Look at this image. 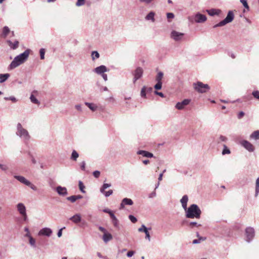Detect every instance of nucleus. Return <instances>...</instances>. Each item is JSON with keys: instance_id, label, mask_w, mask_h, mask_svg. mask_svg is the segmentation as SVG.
Here are the masks:
<instances>
[{"instance_id": "58", "label": "nucleus", "mask_w": 259, "mask_h": 259, "mask_svg": "<svg viewBox=\"0 0 259 259\" xmlns=\"http://www.w3.org/2000/svg\"><path fill=\"white\" fill-rule=\"evenodd\" d=\"M167 19H173L175 17L174 14L172 13H167L166 14Z\"/></svg>"}, {"instance_id": "34", "label": "nucleus", "mask_w": 259, "mask_h": 259, "mask_svg": "<svg viewBox=\"0 0 259 259\" xmlns=\"http://www.w3.org/2000/svg\"><path fill=\"white\" fill-rule=\"evenodd\" d=\"M231 151L230 149L227 147L226 145H223V149L222 151V155H224L225 154H230Z\"/></svg>"}, {"instance_id": "6", "label": "nucleus", "mask_w": 259, "mask_h": 259, "mask_svg": "<svg viewBox=\"0 0 259 259\" xmlns=\"http://www.w3.org/2000/svg\"><path fill=\"white\" fill-rule=\"evenodd\" d=\"M16 208L22 217V219L24 221H27L28 217L26 213V208L25 205L21 202L18 203L16 205Z\"/></svg>"}, {"instance_id": "20", "label": "nucleus", "mask_w": 259, "mask_h": 259, "mask_svg": "<svg viewBox=\"0 0 259 259\" xmlns=\"http://www.w3.org/2000/svg\"><path fill=\"white\" fill-rule=\"evenodd\" d=\"M188 201V197L187 195H184L180 200V202L182 204V207L184 209H187Z\"/></svg>"}, {"instance_id": "33", "label": "nucleus", "mask_w": 259, "mask_h": 259, "mask_svg": "<svg viewBox=\"0 0 259 259\" xmlns=\"http://www.w3.org/2000/svg\"><path fill=\"white\" fill-rule=\"evenodd\" d=\"M78 156L79 155L78 153L75 150H73L71 156V159L74 161H76Z\"/></svg>"}, {"instance_id": "28", "label": "nucleus", "mask_w": 259, "mask_h": 259, "mask_svg": "<svg viewBox=\"0 0 259 259\" xmlns=\"http://www.w3.org/2000/svg\"><path fill=\"white\" fill-rule=\"evenodd\" d=\"M207 12L210 16H213L215 15H219L221 11L220 10L211 9L210 10H207Z\"/></svg>"}, {"instance_id": "51", "label": "nucleus", "mask_w": 259, "mask_h": 259, "mask_svg": "<svg viewBox=\"0 0 259 259\" xmlns=\"http://www.w3.org/2000/svg\"><path fill=\"white\" fill-rule=\"evenodd\" d=\"M85 3V0H77L76 6L77 7L83 6Z\"/></svg>"}, {"instance_id": "7", "label": "nucleus", "mask_w": 259, "mask_h": 259, "mask_svg": "<svg viewBox=\"0 0 259 259\" xmlns=\"http://www.w3.org/2000/svg\"><path fill=\"white\" fill-rule=\"evenodd\" d=\"M143 72V69L141 67H137L134 70L132 71V73L134 76V78L133 79L134 83H135L138 79L142 77Z\"/></svg>"}, {"instance_id": "40", "label": "nucleus", "mask_w": 259, "mask_h": 259, "mask_svg": "<svg viewBox=\"0 0 259 259\" xmlns=\"http://www.w3.org/2000/svg\"><path fill=\"white\" fill-rule=\"evenodd\" d=\"M10 29L8 26H5L4 27L3 29V33L5 36H7L8 33L10 32Z\"/></svg>"}, {"instance_id": "44", "label": "nucleus", "mask_w": 259, "mask_h": 259, "mask_svg": "<svg viewBox=\"0 0 259 259\" xmlns=\"http://www.w3.org/2000/svg\"><path fill=\"white\" fill-rule=\"evenodd\" d=\"M40 58V59L43 60L45 59V49L41 48L39 50Z\"/></svg>"}, {"instance_id": "13", "label": "nucleus", "mask_w": 259, "mask_h": 259, "mask_svg": "<svg viewBox=\"0 0 259 259\" xmlns=\"http://www.w3.org/2000/svg\"><path fill=\"white\" fill-rule=\"evenodd\" d=\"M133 201L131 199L128 198H124L121 201V202L119 206V209H123L124 208L125 205H132L133 204Z\"/></svg>"}, {"instance_id": "19", "label": "nucleus", "mask_w": 259, "mask_h": 259, "mask_svg": "<svg viewBox=\"0 0 259 259\" xmlns=\"http://www.w3.org/2000/svg\"><path fill=\"white\" fill-rule=\"evenodd\" d=\"M14 177L20 183L26 186H27L29 181L28 180H27L25 177L21 176L14 175Z\"/></svg>"}, {"instance_id": "2", "label": "nucleus", "mask_w": 259, "mask_h": 259, "mask_svg": "<svg viewBox=\"0 0 259 259\" xmlns=\"http://www.w3.org/2000/svg\"><path fill=\"white\" fill-rule=\"evenodd\" d=\"M185 211V215L187 218L189 219H199L201 214V211L197 204H191L187 209H184Z\"/></svg>"}, {"instance_id": "48", "label": "nucleus", "mask_w": 259, "mask_h": 259, "mask_svg": "<svg viewBox=\"0 0 259 259\" xmlns=\"http://www.w3.org/2000/svg\"><path fill=\"white\" fill-rule=\"evenodd\" d=\"M4 99L5 100H11L13 102H17V99L16 98L14 97V96H11V97H5L4 98Z\"/></svg>"}, {"instance_id": "35", "label": "nucleus", "mask_w": 259, "mask_h": 259, "mask_svg": "<svg viewBox=\"0 0 259 259\" xmlns=\"http://www.w3.org/2000/svg\"><path fill=\"white\" fill-rule=\"evenodd\" d=\"M163 73L161 71H159L156 76V81H162V79L163 78Z\"/></svg>"}, {"instance_id": "41", "label": "nucleus", "mask_w": 259, "mask_h": 259, "mask_svg": "<svg viewBox=\"0 0 259 259\" xmlns=\"http://www.w3.org/2000/svg\"><path fill=\"white\" fill-rule=\"evenodd\" d=\"M151 228H149L148 229L144 225H142L141 226V227L138 229V231L139 232H143L144 233H145L146 232H147V231H148V230H150Z\"/></svg>"}, {"instance_id": "62", "label": "nucleus", "mask_w": 259, "mask_h": 259, "mask_svg": "<svg viewBox=\"0 0 259 259\" xmlns=\"http://www.w3.org/2000/svg\"><path fill=\"white\" fill-rule=\"evenodd\" d=\"M145 233L146 235L145 238L148 239L149 240V241H150V235L149 232H148V230L147 231V232H146Z\"/></svg>"}, {"instance_id": "1", "label": "nucleus", "mask_w": 259, "mask_h": 259, "mask_svg": "<svg viewBox=\"0 0 259 259\" xmlns=\"http://www.w3.org/2000/svg\"><path fill=\"white\" fill-rule=\"evenodd\" d=\"M30 51L29 49H27L23 53L16 56L9 65L8 69L12 70L25 62L28 58Z\"/></svg>"}, {"instance_id": "54", "label": "nucleus", "mask_w": 259, "mask_h": 259, "mask_svg": "<svg viewBox=\"0 0 259 259\" xmlns=\"http://www.w3.org/2000/svg\"><path fill=\"white\" fill-rule=\"evenodd\" d=\"M252 94L255 98L259 99V91H253L252 92Z\"/></svg>"}, {"instance_id": "39", "label": "nucleus", "mask_w": 259, "mask_h": 259, "mask_svg": "<svg viewBox=\"0 0 259 259\" xmlns=\"http://www.w3.org/2000/svg\"><path fill=\"white\" fill-rule=\"evenodd\" d=\"M78 186H79V188L80 191L83 193H85V191L84 190L85 187H84L83 183L80 181H79Z\"/></svg>"}, {"instance_id": "50", "label": "nucleus", "mask_w": 259, "mask_h": 259, "mask_svg": "<svg viewBox=\"0 0 259 259\" xmlns=\"http://www.w3.org/2000/svg\"><path fill=\"white\" fill-rule=\"evenodd\" d=\"M105 197H109L113 193V191L112 190H109L108 191H104V193H102Z\"/></svg>"}, {"instance_id": "60", "label": "nucleus", "mask_w": 259, "mask_h": 259, "mask_svg": "<svg viewBox=\"0 0 259 259\" xmlns=\"http://www.w3.org/2000/svg\"><path fill=\"white\" fill-rule=\"evenodd\" d=\"M65 228L63 227L60 230H59L58 233H57V236L58 237H61L62 235V230L64 229Z\"/></svg>"}, {"instance_id": "16", "label": "nucleus", "mask_w": 259, "mask_h": 259, "mask_svg": "<svg viewBox=\"0 0 259 259\" xmlns=\"http://www.w3.org/2000/svg\"><path fill=\"white\" fill-rule=\"evenodd\" d=\"M107 68L105 65H101L95 68L94 71L98 74L101 75L108 71Z\"/></svg>"}, {"instance_id": "4", "label": "nucleus", "mask_w": 259, "mask_h": 259, "mask_svg": "<svg viewBox=\"0 0 259 259\" xmlns=\"http://www.w3.org/2000/svg\"><path fill=\"white\" fill-rule=\"evenodd\" d=\"M193 87L195 90L200 93H205L210 89V87L207 84H204L201 81L194 83Z\"/></svg>"}, {"instance_id": "52", "label": "nucleus", "mask_w": 259, "mask_h": 259, "mask_svg": "<svg viewBox=\"0 0 259 259\" xmlns=\"http://www.w3.org/2000/svg\"><path fill=\"white\" fill-rule=\"evenodd\" d=\"M240 2L245 8L249 9V6L246 0H240Z\"/></svg>"}, {"instance_id": "42", "label": "nucleus", "mask_w": 259, "mask_h": 259, "mask_svg": "<svg viewBox=\"0 0 259 259\" xmlns=\"http://www.w3.org/2000/svg\"><path fill=\"white\" fill-rule=\"evenodd\" d=\"M8 166L7 164L0 162V169L6 172L8 169Z\"/></svg>"}, {"instance_id": "61", "label": "nucleus", "mask_w": 259, "mask_h": 259, "mask_svg": "<svg viewBox=\"0 0 259 259\" xmlns=\"http://www.w3.org/2000/svg\"><path fill=\"white\" fill-rule=\"evenodd\" d=\"M80 168H81V170H85V161H82L80 163Z\"/></svg>"}, {"instance_id": "10", "label": "nucleus", "mask_w": 259, "mask_h": 259, "mask_svg": "<svg viewBox=\"0 0 259 259\" xmlns=\"http://www.w3.org/2000/svg\"><path fill=\"white\" fill-rule=\"evenodd\" d=\"M53 233V231L51 229L47 227L43 228L40 229L38 233V236H45L47 237H50Z\"/></svg>"}, {"instance_id": "11", "label": "nucleus", "mask_w": 259, "mask_h": 259, "mask_svg": "<svg viewBox=\"0 0 259 259\" xmlns=\"http://www.w3.org/2000/svg\"><path fill=\"white\" fill-rule=\"evenodd\" d=\"M191 102V100L189 99H186L183 100L182 102H178L175 107L178 110H182L184 107L188 105Z\"/></svg>"}, {"instance_id": "46", "label": "nucleus", "mask_w": 259, "mask_h": 259, "mask_svg": "<svg viewBox=\"0 0 259 259\" xmlns=\"http://www.w3.org/2000/svg\"><path fill=\"white\" fill-rule=\"evenodd\" d=\"M67 199L69 201H70L71 202L73 203L76 201V198L75 195H72L71 196L67 197Z\"/></svg>"}, {"instance_id": "63", "label": "nucleus", "mask_w": 259, "mask_h": 259, "mask_svg": "<svg viewBox=\"0 0 259 259\" xmlns=\"http://www.w3.org/2000/svg\"><path fill=\"white\" fill-rule=\"evenodd\" d=\"M156 194L155 191H153L149 194V198H154L156 196Z\"/></svg>"}, {"instance_id": "27", "label": "nucleus", "mask_w": 259, "mask_h": 259, "mask_svg": "<svg viewBox=\"0 0 259 259\" xmlns=\"http://www.w3.org/2000/svg\"><path fill=\"white\" fill-rule=\"evenodd\" d=\"M37 93V92L36 91H34L30 95V100L31 102H32L33 103L39 105L40 104L39 101L33 95V93Z\"/></svg>"}, {"instance_id": "17", "label": "nucleus", "mask_w": 259, "mask_h": 259, "mask_svg": "<svg viewBox=\"0 0 259 259\" xmlns=\"http://www.w3.org/2000/svg\"><path fill=\"white\" fill-rule=\"evenodd\" d=\"M207 18L205 15L201 14L199 13L195 15V20L197 23H202L206 20Z\"/></svg>"}, {"instance_id": "30", "label": "nucleus", "mask_w": 259, "mask_h": 259, "mask_svg": "<svg viewBox=\"0 0 259 259\" xmlns=\"http://www.w3.org/2000/svg\"><path fill=\"white\" fill-rule=\"evenodd\" d=\"M8 42L11 48L13 50L16 49L18 47L19 41L17 40H15L14 42L10 40H8Z\"/></svg>"}, {"instance_id": "29", "label": "nucleus", "mask_w": 259, "mask_h": 259, "mask_svg": "<svg viewBox=\"0 0 259 259\" xmlns=\"http://www.w3.org/2000/svg\"><path fill=\"white\" fill-rule=\"evenodd\" d=\"M9 73L0 74V83H3L6 81L10 77Z\"/></svg>"}, {"instance_id": "23", "label": "nucleus", "mask_w": 259, "mask_h": 259, "mask_svg": "<svg viewBox=\"0 0 259 259\" xmlns=\"http://www.w3.org/2000/svg\"><path fill=\"white\" fill-rule=\"evenodd\" d=\"M155 13L153 11L150 12L145 17V19L148 21H151L152 22L155 21Z\"/></svg>"}, {"instance_id": "53", "label": "nucleus", "mask_w": 259, "mask_h": 259, "mask_svg": "<svg viewBox=\"0 0 259 259\" xmlns=\"http://www.w3.org/2000/svg\"><path fill=\"white\" fill-rule=\"evenodd\" d=\"M103 211L104 212H105V213H108L110 215V217H111V215H113L114 214L113 213V212H112V210H111L110 209H108V208H105V209H104L103 210Z\"/></svg>"}, {"instance_id": "14", "label": "nucleus", "mask_w": 259, "mask_h": 259, "mask_svg": "<svg viewBox=\"0 0 259 259\" xmlns=\"http://www.w3.org/2000/svg\"><path fill=\"white\" fill-rule=\"evenodd\" d=\"M241 144L246 150L249 152H253L254 150V148L253 145L246 140L242 141Z\"/></svg>"}, {"instance_id": "24", "label": "nucleus", "mask_w": 259, "mask_h": 259, "mask_svg": "<svg viewBox=\"0 0 259 259\" xmlns=\"http://www.w3.org/2000/svg\"><path fill=\"white\" fill-rule=\"evenodd\" d=\"M102 238L105 243H107L112 239V236L110 233L107 232L104 234Z\"/></svg>"}, {"instance_id": "31", "label": "nucleus", "mask_w": 259, "mask_h": 259, "mask_svg": "<svg viewBox=\"0 0 259 259\" xmlns=\"http://www.w3.org/2000/svg\"><path fill=\"white\" fill-rule=\"evenodd\" d=\"M250 138L255 140L259 139V131L257 130L253 132L250 136Z\"/></svg>"}, {"instance_id": "38", "label": "nucleus", "mask_w": 259, "mask_h": 259, "mask_svg": "<svg viewBox=\"0 0 259 259\" xmlns=\"http://www.w3.org/2000/svg\"><path fill=\"white\" fill-rule=\"evenodd\" d=\"M92 58L93 60L95 59H98L100 57L99 53L97 51H93L92 52Z\"/></svg>"}, {"instance_id": "43", "label": "nucleus", "mask_w": 259, "mask_h": 259, "mask_svg": "<svg viewBox=\"0 0 259 259\" xmlns=\"http://www.w3.org/2000/svg\"><path fill=\"white\" fill-rule=\"evenodd\" d=\"M188 226H189L190 227H191V228H194V227H198L200 226H201V225H200V224H198V223H197V222H190V223H189V224H188Z\"/></svg>"}, {"instance_id": "64", "label": "nucleus", "mask_w": 259, "mask_h": 259, "mask_svg": "<svg viewBox=\"0 0 259 259\" xmlns=\"http://www.w3.org/2000/svg\"><path fill=\"white\" fill-rule=\"evenodd\" d=\"M244 115V113L243 111H240L238 114V118L241 119Z\"/></svg>"}, {"instance_id": "56", "label": "nucleus", "mask_w": 259, "mask_h": 259, "mask_svg": "<svg viewBox=\"0 0 259 259\" xmlns=\"http://www.w3.org/2000/svg\"><path fill=\"white\" fill-rule=\"evenodd\" d=\"M93 174L95 178H98L100 175V172L99 170H95Z\"/></svg>"}, {"instance_id": "26", "label": "nucleus", "mask_w": 259, "mask_h": 259, "mask_svg": "<svg viewBox=\"0 0 259 259\" xmlns=\"http://www.w3.org/2000/svg\"><path fill=\"white\" fill-rule=\"evenodd\" d=\"M84 104L92 111H95L97 109V106L94 103L85 102Z\"/></svg>"}, {"instance_id": "45", "label": "nucleus", "mask_w": 259, "mask_h": 259, "mask_svg": "<svg viewBox=\"0 0 259 259\" xmlns=\"http://www.w3.org/2000/svg\"><path fill=\"white\" fill-rule=\"evenodd\" d=\"M162 81H157L156 84L154 85V89L156 90H160L162 88Z\"/></svg>"}, {"instance_id": "22", "label": "nucleus", "mask_w": 259, "mask_h": 259, "mask_svg": "<svg viewBox=\"0 0 259 259\" xmlns=\"http://www.w3.org/2000/svg\"><path fill=\"white\" fill-rule=\"evenodd\" d=\"M25 237L28 238L30 245L33 248L36 247L35 240L32 237L30 233L26 234Z\"/></svg>"}, {"instance_id": "32", "label": "nucleus", "mask_w": 259, "mask_h": 259, "mask_svg": "<svg viewBox=\"0 0 259 259\" xmlns=\"http://www.w3.org/2000/svg\"><path fill=\"white\" fill-rule=\"evenodd\" d=\"M259 193V178L256 180L255 197H257Z\"/></svg>"}, {"instance_id": "9", "label": "nucleus", "mask_w": 259, "mask_h": 259, "mask_svg": "<svg viewBox=\"0 0 259 259\" xmlns=\"http://www.w3.org/2000/svg\"><path fill=\"white\" fill-rule=\"evenodd\" d=\"M184 35V33L180 32L176 30H172L170 33V37L175 41H179L183 39Z\"/></svg>"}, {"instance_id": "55", "label": "nucleus", "mask_w": 259, "mask_h": 259, "mask_svg": "<svg viewBox=\"0 0 259 259\" xmlns=\"http://www.w3.org/2000/svg\"><path fill=\"white\" fill-rule=\"evenodd\" d=\"M154 0H139L141 3H144L146 5L150 4Z\"/></svg>"}, {"instance_id": "15", "label": "nucleus", "mask_w": 259, "mask_h": 259, "mask_svg": "<svg viewBox=\"0 0 259 259\" xmlns=\"http://www.w3.org/2000/svg\"><path fill=\"white\" fill-rule=\"evenodd\" d=\"M56 191L60 196H65L68 194L67 189L64 187L58 186L56 187Z\"/></svg>"}, {"instance_id": "47", "label": "nucleus", "mask_w": 259, "mask_h": 259, "mask_svg": "<svg viewBox=\"0 0 259 259\" xmlns=\"http://www.w3.org/2000/svg\"><path fill=\"white\" fill-rule=\"evenodd\" d=\"M27 186L29 187L31 189H32L34 191L37 190V187L34 185L32 184L30 181H29Z\"/></svg>"}, {"instance_id": "37", "label": "nucleus", "mask_w": 259, "mask_h": 259, "mask_svg": "<svg viewBox=\"0 0 259 259\" xmlns=\"http://www.w3.org/2000/svg\"><path fill=\"white\" fill-rule=\"evenodd\" d=\"M111 186L110 184L104 183L102 186L100 188V192L101 193H104L105 190Z\"/></svg>"}, {"instance_id": "3", "label": "nucleus", "mask_w": 259, "mask_h": 259, "mask_svg": "<svg viewBox=\"0 0 259 259\" xmlns=\"http://www.w3.org/2000/svg\"><path fill=\"white\" fill-rule=\"evenodd\" d=\"M16 135L24 142H28L30 139L28 131L24 128L20 123L17 124Z\"/></svg>"}, {"instance_id": "8", "label": "nucleus", "mask_w": 259, "mask_h": 259, "mask_svg": "<svg viewBox=\"0 0 259 259\" xmlns=\"http://www.w3.org/2000/svg\"><path fill=\"white\" fill-rule=\"evenodd\" d=\"M246 241L249 243L254 237V230L253 228L248 227L245 229Z\"/></svg>"}, {"instance_id": "18", "label": "nucleus", "mask_w": 259, "mask_h": 259, "mask_svg": "<svg viewBox=\"0 0 259 259\" xmlns=\"http://www.w3.org/2000/svg\"><path fill=\"white\" fill-rule=\"evenodd\" d=\"M137 154L138 155H141L145 157L152 158L154 157L153 153L145 150H139L137 151Z\"/></svg>"}, {"instance_id": "49", "label": "nucleus", "mask_w": 259, "mask_h": 259, "mask_svg": "<svg viewBox=\"0 0 259 259\" xmlns=\"http://www.w3.org/2000/svg\"><path fill=\"white\" fill-rule=\"evenodd\" d=\"M128 218L133 223H135L137 222V218L133 215H129Z\"/></svg>"}, {"instance_id": "21", "label": "nucleus", "mask_w": 259, "mask_h": 259, "mask_svg": "<svg viewBox=\"0 0 259 259\" xmlns=\"http://www.w3.org/2000/svg\"><path fill=\"white\" fill-rule=\"evenodd\" d=\"M111 219L112 223L113 224L114 227L116 228L117 229H119V221L116 217V216L113 215H111Z\"/></svg>"}, {"instance_id": "59", "label": "nucleus", "mask_w": 259, "mask_h": 259, "mask_svg": "<svg viewBox=\"0 0 259 259\" xmlns=\"http://www.w3.org/2000/svg\"><path fill=\"white\" fill-rule=\"evenodd\" d=\"M154 94L156 95H158L160 97H162V98H164V94L162 93V92H159L157 91H154Z\"/></svg>"}, {"instance_id": "36", "label": "nucleus", "mask_w": 259, "mask_h": 259, "mask_svg": "<svg viewBox=\"0 0 259 259\" xmlns=\"http://www.w3.org/2000/svg\"><path fill=\"white\" fill-rule=\"evenodd\" d=\"M227 141H228V138L226 137L223 136V135H220L219 136V138L217 142L218 143H220L221 142H226Z\"/></svg>"}, {"instance_id": "57", "label": "nucleus", "mask_w": 259, "mask_h": 259, "mask_svg": "<svg viewBox=\"0 0 259 259\" xmlns=\"http://www.w3.org/2000/svg\"><path fill=\"white\" fill-rule=\"evenodd\" d=\"M135 252L134 251L130 250L127 252L126 255L127 257H131L135 254Z\"/></svg>"}, {"instance_id": "12", "label": "nucleus", "mask_w": 259, "mask_h": 259, "mask_svg": "<svg viewBox=\"0 0 259 259\" xmlns=\"http://www.w3.org/2000/svg\"><path fill=\"white\" fill-rule=\"evenodd\" d=\"M153 91V88L150 87L144 86L141 89L140 95L143 98H146V94L151 93Z\"/></svg>"}, {"instance_id": "25", "label": "nucleus", "mask_w": 259, "mask_h": 259, "mask_svg": "<svg viewBox=\"0 0 259 259\" xmlns=\"http://www.w3.org/2000/svg\"><path fill=\"white\" fill-rule=\"evenodd\" d=\"M70 220L77 224L81 221V217L79 214H76L70 218Z\"/></svg>"}, {"instance_id": "5", "label": "nucleus", "mask_w": 259, "mask_h": 259, "mask_svg": "<svg viewBox=\"0 0 259 259\" xmlns=\"http://www.w3.org/2000/svg\"><path fill=\"white\" fill-rule=\"evenodd\" d=\"M234 18V15L232 11H229L227 14V17L222 21L220 22L219 23L214 25L213 27L217 28L218 27H222L227 23H229L233 21Z\"/></svg>"}]
</instances>
